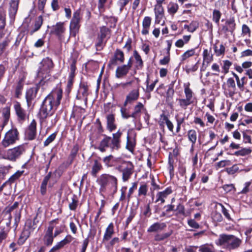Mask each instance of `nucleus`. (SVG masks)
<instances>
[{
  "label": "nucleus",
  "instance_id": "f257e3e1",
  "mask_svg": "<svg viewBox=\"0 0 252 252\" xmlns=\"http://www.w3.org/2000/svg\"><path fill=\"white\" fill-rule=\"evenodd\" d=\"M63 93V90L60 87H56L45 97L37 114L41 121H45L54 114L61 104Z\"/></svg>",
  "mask_w": 252,
  "mask_h": 252
},
{
  "label": "nucleus",
  "instance_id": "f03ea898",
  "mask_svg": "<svg viewBox=\"0 0 252 252\" xmlns=\"http://www.w3.org/2000/svg\"><path fill=\"white\" fill-rule=\"evenodd\" d=\"M96 182L99 185V194L105 197L104 193L108 192L111 195H114L118 189V179L111 174L103 173L97 177Z\"/></svg>",
  "mask_w": 252,
  "mask_h": 252
},
{
  "label": "nucleus",
  "instance_id": "7ed1b4c3",
  "mask_svg": "<svg viewBox=\"0 0 252 252\" xmlns=\"http://www.w3.org/2000/svg\"><path fill=\"white\" fill-rule=\"evenodd\" d=\"M133 58L135 60V64L133 69L134 73H136L137 70H141L143 68V61L138 52L136 50H134L133 53V56L129 58L127 63L119 65L116 68L115 77L117 78H122L127 75L132 67Z\"/></svg>",
  "mask_w": 252,
  "mask_h": 252
},
{
  "label": "nucleus",
  "instance_id": "20e7f679",
  "mask_svg": "<svg viewBox=\"0 0 252 252\" xmlns=\"http://www.w3.org/2000/svg\"><path fill=\"white\" fill-rule=\"evenodd\" d=\"M122 131L119 129L116 133L112 134V137L106 134H102L103 139L100 141L97 149L101 152H105L110 148L111 151H118L121 148Z\"/></svg>",
  "mask_w": 252,
  "mask_h": 252
},
{
  "label": "nucleus",
  "instance_id": "39448f33",
  "mask_svg": "<svg viewBox=\"0 0 252 252\" xmlns=\"http://www.w3.org/2000/svg\"><path fill=\"white\" fill-rule=\"evenodd\" d=\"M111 34L112 30L110 28L105 26L99 28V32L94 40V47L97 51H101L104 49L110 39Z\"/></svg>",
  "mask_w": 252,
  "mask_h": 252
},
{
  "label": "nucleus",
  "instance_id": "423d86ee",
  "mask_svg": "<svg viewBox=\"0 0 252 252\" xmlns=\"http://www.w3.org/2000/svg\"><path fill=\"white\" fill-rule=\"evenodd\" d=\"M42 78H43V76ZM51 79V78H49L47 80H44V78L41 79L40 81L36 83L34 86L26 90L25 98L27 105L28 107H30L32 105L33 101L36 98L37 93L40 87H43L46 85H48L49 82H50Z\"/></svg>",
  "mask_w": 252,
  "mask_h": 252
},
{
  "label": "nucleus",
  "instance_id": "0eeeda50",
  "mask_svg": "<svg viewBox=\"0 0 252 252\" xmlns=\"http://www.w3.org/2000/svg\"><path fill=\"white\" fill-rule=\"evenodd\" d=\"M189 86L190 84L189 83L187 84H184V87L185 98L177 99L180 107L185 110L186 109L189 105L192 104L195 100V94Z\"/></svg>",
  "mask_w": 252,
  "mask_h": 252
},
{
  "label": "nucleus",
  "instance_id": "6e6552de",
  "mask_svg": "<svg viewBox=\"0 0 252 252\" xmlns=\"http://www.w3.org/2000/svg\"><path fill=\"white\" fill-rule=\"evenodd\" d=\"M115 169L122 173V181L124 182L128 181L134 171V166L130 161L123 160L121 165H118Z\"/></svg>",
  "mask_w": 252,
  "mask_h": 252
},
{
  "label": "nucleus",
  "instance_id": "1a4fd4ad",
  "mask_svg": "<svg viewBox=\"0 0 252 252\" xmlns=\"http://www.w3.org/2000/svg\"><path fill=\"white\" fill-rule=\"evenodd\" d=\"M54 63L52 60L46 57L44 58L39 63V66L37 70L38 76L42 79L43 77L44 80H47L48 77L50 76V72L54 67Z\"/></svg>",
  "mask_w": 252,
  "mask_h": 252
},
{
  "label": "nucleus",
  "instance_id": "9d476101",
  "mask_svg": "<svg viewBox=\"0 0 252 252\" xmlns=\"http://www.w3.org/2000/svg\"><path fill=\"white\" fill-rule=\"evenodd\" d=\"M19 140V132L16 127H12L7 131L1 142V145L6 148L11 145H14L17 141Z\"/></svg>",
  "mask_w": 252,
  "mask_h": 252
},
{
  "label": "nucleus",
  "instance_id": "9b49d317",
  "mask_svg": "<svg viewBox=\"0 0 252 252\" xmlns=\"http://www.w3.org/2000/svg\"><path fill=\"white\" fill-rule=\"evenodd\" d=\"M81 19V9L79 8L74 12L70 22L69 32L70 36L75 37L78 33L81 26L80 23Z\"/></svg>",
  "mask_w": 252,
  "mask_h": 252
},
{
  "label": "nucleus",
  "instance_id": "f8f14e48",
  "mask_svg": "<svg viewBox=\"0 0 252 252\" xmlns=\"http://www.w3.org/2000/svg\"><path fill=\"white\" fill-rule=\"evenodd\" d=\"M26 146L24 144L9 149L7 151L6 158L11 161H16L26 152Z\"/></svg>",
  "mask_w": 252,
  "mask_h": 252
},
{
  "label": "nucleus",
  "instance_id": "ddd939ff",
  "mask_svg": "<svg viewBox=\"0 0 252 252\" xmlns=\"http://www.w3.org/2000/svg\"><path fill=\"white\" fill-rule=\"evenodd\" d=\"M90 93V85L87 82L81 81L79 85V88L76 95V99L83 100L87 106L88 97Z\"/></svg>",
  "mask_w": 252,
  "mask_h": 252
},
{
  "label": "nucleus",
  "instance_id": "4468645a",
  "mask_svg": "<svg viewBox=\"0 0 252 252\" xmlns=\"http://www.w3.org/2000/svg\"><path fill=\"white\" fill-rule=\"evenodd\" d=\"M229 149L235 150L239 149V150L235 151L234 153H227V155L235 156L236 157H245L250 155L252 150L250 148H243L241 147L239 144H236L234 142H232L229 146V148H224L225 151H228Z\"/></svg>",
  "mask_w": 252,
  "mask_h": 252
},
{
  "label": "nucleus",
  "instance_id": "2eb2a0df",
  "mask_svg": "<svg viewBox=\"0 0 252 252\" xmlns=\"http://www.w3.org/2000/svg\"><path fill=\"white\" fill-rule=\"evenodd\" d=\"M13 108L17 116V120L19 123L23 124L29 119V113L22 106L19 101H15L14 102Z\"/></svg>",
  "mask_w": 252,
  "mask_h": 252
},
{
  "label": "nucleus",
  "instance_id": "dca6fc26",
  "mask_svg": "<svg viewBox=\"0 0 252 252\" xmlns=\"http://www.w3.org/2000/svg\"><path fill=\"white\" fill-rule=\"evenodd\" d=\"M65 32L66 28L64 23L59 22L52 26L50 33L57 37L59 40L62 41L64 39Z\"/></svg>",
  "mask_w": 252,
  "mask_h": 252
},
{
  "label": "nucleus",
  "instance_id": "f3484780",
  "mask_svg": "<svg viewBox=\"0 0 252 252\" xmlns=\"http://www.w3.org/2000/svg\"><path fill=\"white\" fill-rule=\"evenodd\" d=\"M224 90L223 93L226 97H233L236 94V87L234 79L232 77L228 78L226 81V84L224 83L222 85Z\"/></svg>",
  "mask_w": 252,
  "mask_h": 252
},
{
  "label": "nucleus",
  "instance_id": "a211bd4d",
  "mask_svg": "<svg viewBox=\"0 0 252 252\" xmlns=\"http://www.w3.org/2000/svg\"><path fill=\"white\" fill-rule=\"evenodd\" d=\"M125 60L124 52L120 49H116L114 53V56L110 59L108 67L110 69H113L114 67L117 65L118 62L120 63H124Z\"/></svg>",
  "mask_w": 252,
  "mask_h": 252
},
{
  "label": "nucleus",
  "instance_id": "6ab92c4d",
  "mask_svg": "<svg viewBox=\"0 0 252 252\" xmlns=\"http://www.w3.org/2000/svg\"><path fill=\"white\" fill-rule=\"evenodd\" d=\"M26 77L24 75H20L13 86L14 97L20 99L22 95Z\"/></svg>",
  "mask_w": 252,
  "mask_h": 252
},
{
  "label": "nucleus",
  "instance_id": "aec40b11",
  "mask_svg": "<svg viewBox=\"0 0 252 252\" xmlns=\"http://www.w3.org/2000/svg\"><path fill=\"white\" fill-rule=\"evenodd\" d=\"M29 23H24L22 26L21 29L17 35L15 42L11 46V49L14 50H17L23 39L25 36L28 33Z\"/></svg>",
  "mask_w": 252,
  "mask_h": 252
},
{
  "label": "nucleus",
  "instance_id": "412c9836",
  "mask_svg": "<svg viewBox=\"0 0 252 252\" xmlns=\"http://www.w3.org/2000/svg\"><path fill=\"white\" fill-rule=\"evenodd\" d=\"M19 206V202L15 201L12 205L6 206L2 212L3 218L1 220L11 224L12 218L11 212L17 209Z\"/></svg>",
  "mask_w": 252,
  "mask_h": 252
},
{
  "label": "nucleus",
  "instance_id": "4be33fe9",
  "mask_svg": "<svg viewBox=\"0 0 252 252\" xmlns=\"http://www.w3.org/2000/svg\"><path fill=\"white\" fill-rule=\"evenodd\" d=\"M11 228L10 224L1 220L0 222V246L7 238Z\"/></svg>",
  "mask_w": 252,
  "mask_h": 252
},
{
  "label": "nucleus",
  "instance_id": "5701e85b",
  "mask_svg": "<svg viewBox=\"0 0 252 252\" xmlns=\"http://www.w3.org/2000/svg\"><path fill=\"white\" fill-rule=\"evenodd\" d=\"M173 192L172 188L171 186L167 187L164 190L158 191L156 194V199L155 203H158V204H163L165 202L167 197Z\"/></svg>",
  "mask_w": 252,
  "mask_h": 252
},
{
  "label": "nucleus",
  "instance_id": "b1692460",
  "mask_svg": "<svg viewBox=\"0 0 252 252\" xmlns=\"http://www.w3.org/2000/svg\"><path fill=\"white\" fill-rule=\"evenodd\" d=\"M36 125V121L33 119L28 126L25 132V136L28 140L32 141L35 139L37 134Z\"/></svg>",
  "mask_w": 252,
  "mask_h": 252
},
{
  "label": "nucleus",
  "instance_id": "393cba45",
  "mask_svg": "<svg viewBox=\"0 0 252 252\" xmlns=\"http://www.w3.org/2000/svg\"><path fill=\"white\" fill-rule=\"evenodd\" d=\"M139 89L138 88L133 89L129 92L126 96V99L123 105L126 107L128 104H132L134 101H136L139 97Z\"/></svg>",
  "mask_w": 252,
  "mask_h": 252
},
{
  "label": "nucleus",
  "instance_id": "a878e982",
  "mask_svg": "<svg viewBox=\"0 0 252 252\" xmlns=\"http://www.w3.org/2000/svg\"><path fill=\"white\" fill-rule=\"evenodd\" d=\"M20 0H10L8 9L9 16L11 20L14 21L17 14Z\"/></svg>",
  "mask_w": 252,
  "mask_h": 252
},
{
  "label": "nucleus",
  "instance_id": "bb28decb",
  "mask_svg": "<svg viewBox=\"0 0 252 252\" xmlns=\"http://www.w3.org/2000/svg\"><path fill=\"white\" fill-rule=\"evenodd\" d=\"M115 234L114 225L111 222L106 227L102 239V242L105 243L112 239Z\"/></svg>",
  "mask_w": 252,
  "mask_h": 252
},
{
  "label": "nucleus",
  "instance_id": "cd10ccee",
  "mask_svg": "<svg viewBox=\"0 0 252 252\" xmlns=\"http://www.w3.org/2000/svg\"><path fill=\"white\" fill-rule=\"evenodd\" d=\"M6 26V11L2 6H0V38L5 34L4 30Z\"/></svg>",
  "mask_w": 252,
  "mask_h": 252
},
{
  "label": "nucleus",
  "instance_id": "c85d7f7f",
  "mask_svg": "<svg viewBox=\"0 0 252 252\" xmlns=\"http://www.w3.org/2000/svg\"><path fill=\"white\" fill-rule=\"evenodd\" d=\"M160 126H164V124H165L168 130L171 131H173L174 125L172 122L169 119L168 116L165 115L164 113L160 115L159 121L158 122Z\"/></svg>",
  "mask_w": 252,
  "mask_h": 252
},
{
  "label": "nucleus",
  "instance_id": "c756f323",
  "mask_svg": "<svg viewBox=\"0 0 252 252\" xmlns=\"http://www.w3.org/2000/svg\"><path fill=\"white\" fill-rule=\"evenodd\" d=\"M106 124L107 129L110 132H112L117 128L115 114H110L106 116Z\"/></svg>",
  "mask_w": 252,
  "mask_h": 252
},
{
  "label": "nucleus",
  "instance_id": "7c9ffc66",
  "mask_svg": "<svg viewBox=\"0 0 252 252\" xmlns=\"http://www.w3.org/2000/svg\"><path fill=\"white\" fill-rule=\"evenodd\" d=\"M176 82V80H173L167 86L168 89L165 94V99L167 102L172 103L173 96L175 93L174 86Z\"/></svg>",
  "mask_w": 252,
  "mask_h": 252
},
{
  "label": "nucleus",
  "instance_id": "2f4dec72",
  "mask_svg": "<svg viewBox=\"0 0 252 252\" xmlns=\"http://www.w3.org/2000/svg\"><path fill=\"white\" fill-rule=\"evenodd\" d=\"M103 169V166L100 161L97 159H94L93 163L91 167V170L90 172L91 175L92 177L96 178L100 171Z\"/></svg>",
  "mask_w": 252,
  "mask_h": 252
},
{
  "label": "nucleus",
  "instance_id": "473e14b6",
  "mask_svg": "<svg viewBox=\"0 0 252 252\" xmlns=\"http://www.w3.org/2000/svg\"><path fill=\"white\" fill-rule=\"evenodd\" d=\"M196 48L188 50L182 55L180 58V63L184 64L186 63H189L190 61L191 60L190 58L195 55Z\"/></svg>",
  "mask_w": 252,
  "mask_h": 252
},
{
  "label": "nucleus",
  "instance_id": "72a5a7b5",
  "mask_svg": "<svg viewBox=\"0 0 252 252\" xmlns=\"http://www.w3.org/2000/svg\"><path fill=\"white\" fill-rule=\"evenodd\" d=\"M242 242L240 239L233 235H230L227 249L231 250L238 248L241 245Z\"/></svg>",
  "mask_w": 252,
  "mask_h": 252
},
{
  "label": "nucleus",
  "instance_id": "f704fd0d",
  "mask_svg": "<svg viewBox=\"0 0 252 252\" xmlns=\"http://www.w3.org/2000/svg\"><path fill=\"white\" fill-rule=\"evenodd\" d=\"M52 175V173L51 171L48 172V173L44 177L40 187V193L42 196H44L47 193V187L49 182L50 179H51Z\"/></svg>",
  "mask_w": 252,
  "mask_h": 252
},
{
  "label": "nucleus",
  "instance_id": "c9c22d12",
  "mask_svg": "<svg viewBox=\"0 0 252 252\" xmlns=\"http://www.w3.org/2000/svg\"><path fill=\"white\" fill-rule=\"evenodd\" d=\"M136 142L135 136L132 137L127 132L126 136V148L131 153H133L136 146Z\"/></svg>",
  "mask_w": 252,
  "mask_h": 252
},
{
  "label": "nucleus",
  "instance_id": "e433bc0d",
  "mask_svg": "<svg viewBox=\"0 0 252 252\" xmlns=\"http://www.w3.org/2000/svg\"><path fill=\"white\" fill-rule=\"evenodd\" d=\"M166 227L165 222H156L150 225L147 229L148 233L157 232L163 230Z\"/></svg>",
  "mask_w": 252,
  "mask_h": 252
},
{
  "label": "nucleus",
  "instance_id": "4c0bfd02",
  "mask_svg": "<svg viewBox=\"0 0 252 252\" xmlns=\"http://www.w3.org/2000/svg\"><path fill=\"white\" fill-rule=\"evenodd\" d=\"M43 23V18L42 15L38 16L35 20L33 27L31 30L29 29L28 33L32 35L34 32L39 31Z\"/></svg>",
  "mask_w": 252,
  "mask_h": 252
},
{
  "label": "nucleus",
  "instance_id": "58836bf2",
  "mask_svg": "<svg viewBox=\"0 0 252 252\" xmlns=\"http://www.w3.org/2000/svg\"><path fill=\"white\" fill-rule=\"evenodd\" d=\"M31 233L26 229H23L18 238L17 244L19 246H22L25 244L26 241L30 238Z\"/></svg>",
  "mask_w": 252,
  "mask_h": 252
},
{
  "label": "nucleus",
  "instance_id": "ea45409f",
  "mask_svg": "<svg viewBox=\"0 0 252 252\" xmlns=\"http://www.w3.org/2000/svg\"><path fill=\"white\" fill-rule=\"evenodd\" d=\"M230 235L222 234L220 235L219 238L216 241V244L218 246H224L226 249L229 243Z\"/></svg>",
  "mask_w": 252,
  "mask_h": 252
},
{
  "label": "nucleus",
  "instance_id": "a19ab883",
  "mask_svg": "<svg viewBox=\"0 0 252 252\" xmlns=\"http://www.w3.org/2000/svg\"><path fill=\"white\" fill-rule=\"evenodd\" d=\"M152 22V18L149 16H146L144 18L142 21L143 29L141 33L143 35H147L149 34V30L150 29Z\"/></svg>",
  "mask_w": 252,
  "mask_h": 252
},
{
  "label": "nucleus",
  "instance_id": "79ce46f5",
  "mask_svg": "<svg viewBox=\"0 0 252 252\" xmlns=\"http://www.w3.org/2000/svg\"><path fill=\"white\" fill-rule=\"evenodd\" d=\"M163 209H164L165 210L161 212L159 217L160 218H170L172 216V215L171 214V212H174L175 211V205L172 204H167L163 207Z\"/></svg>",
  "mask_w": 252,
  "mask_h": 252
},
{
  "label": "nucleus",
  "instance_id": "37998d69",
  "mask_svg": "<svg viewBox=\"0 0 252 252\" xmlns=\"http://www.w3.org/2000/svg\"><path fill=\"white\" fill-rule=\"evenodd\" d=\"M144 108V106L141 102H138L137 104L134 106L133 111L132 112V118L134 119L140 117L141 113L143 109Z\"/></svg>",
  "mask_w": 252,
  "mask_h": 252
},
{
  "label": "nucleus",
  "instance_id": "c03bdc74",
  "mask_svg": "<svg viewBox=\"0 0 252 252\" xmlns=\"http://www.w3.org/2000/svg\"><path fill=\"white\" fill-rule=\"evenodd\" d=\"M203 60L206 61L207 63H211L214 60L213 54L212 53V48H210L209 50L204 49L202 53Z\"/></svg>",
  "mask_w": 252,
  "mask_h": 252
},
{
  "label": "nucleus",
  "instance_id": "a18cd8bd",
  "mask_svg": "<svg viewBox=\"0 0 252 252\" xmlns=\"http://www.w3.org/2000/svg\"><path fill=\"white\" fill-rule=\"evenodd\" d=\"M172 230H170L166 233H157L155 236L154 240L158 242L164 241L169 238L172 234Z\"/></svg>",
  "mask_w": 252,
  "mask_h": 252
},
{
  "label": "nucleus",
  "instance_id": "49530a36",
  "mask_svg": "<svg viewBox=\"0 0 252 252\" xmlns=\"http://www.w3.org/2000/svg\"><path fill=\"white\" fill-rule=\"evenodd\" d=\"M148 191V186L145 183L141 184L138 190L137 196L138 197H146Z\"/></svg>",
  "mask_w": 252,
  "mask_h": 252
},
{
  "label": "nucleus",
  "instance_id": "de8ad7c7",
  "mask_svg": "<svg viewBox=\"0 0 252 252\" xmlns=\"http://www.w3.org/2000/svg\"><path fill=\"white\" fill-rule=\"evenodd\" d=\"M189 141L193 144H195L197 140V132L195 129H189L187 132Z\"/></svg>",
  "mask_w": 252,
  "mask_h": 252
},
{
  "label": "nucleus",
  "instance_id": "09e8293b",
  "mask_svg": "<svg viewBox=\"0 0 252 252\" xmlns=\"http://www.w3.org/2000/svg\"><path fill=\"white\" fill-rule=\"evenodd\" d=\"M79 151V146L77 144L73 146L72 149L70 151V153L68 157V159L69 160V164H71L76 157V155Z\"/></svg>",
  "mask_w": 252,
  "mask_h": 252
},
{
  "label": "nucleus",
  "instance_id": "8fccbe9b",
  "mask_svg": "<svg viewBox=\"0 0 252 252\" xmlns=\"http://www.w3.org/2000/svg\"><path fill=\"white\" fill-rule=\"evenodd\" d=\"M76 63L77 61L75 59H73L72 60L71 63L70 64V72L69 74L68 79L74 80L75 76V71L76 70Z\"/></svg>",
  "mask_w": 252,
  "mask_h": 252
},
{
  "label": "nucleus",
  "instance_id": "3c124183",
  "mask_svg": "<svg viewBox=\"0 0 252 252\" xmlns=\"http://www.w3.org/2000/svg\"><path fill=\"white\" fill-rule=\"evenodd\" d=\"M179 5L177 3L170 2L167 6L168 12L173 16L178 10Z\"/></svg>",
  "mask_w": 252,
  "mask_h": 252
},
{
  "label": "nucleus",
  "instance_id": "603ef678",
  "mask_svg": "<svg viewBox=\"0 0 252 252\" xmlns=\"http://www.w3.org/2000/svg\"><path fill=\"white\" fill-rule=\"evenodd\" d=\"M199 252H216L215 249L213 245L205 244L199 247Z\"/></svg>",
  "mask_w": 252,
  "mask_h": 252
},
{
  "label": "nucleus",
  "instance_id": "864d4df0",
  "mask_svg": "<svg viewBox=\"0 0 252 252\" xmlns=\"http://www.w3.org/2000/svg\"><path fill=\"white\" fill-rule=\"evenodd\" d=\"M175 164L174 160L168 159L167 169L169 171L170 179H172L175 176L174 173V164Z\"/></svg>",
  "mask_w": 252,
  "mask_h": 252
},
{
  "label": "nucleus",
  "instance_id": "5fc2aeb1",
  "mask_svg": "<svg viewBox=\"0 0 252 252\" xmlns=\"http://www.w3.org/2000/svg\"><path fill=\"white\" fill-rule=\"evenodd\" d=\"M174 212H176V215H181L184 217H186L187 215L185 212V207L183 203H179L176 208H175Z\"/></svg>",
  "mask_w": 252,
  "mask_h": 252
},
{
  "label": "nucleus",
  "instance_id": "6e6d98bb",
  "mask_svg": "<svg viewBox=\"0 0 252 252\" xmlns=\"http://www.w3.org/2000/svg\"><path fill=\"white\" fill-rule=\"evenodd\" d=\"M180 149L177 146L173 150L172 152H169L168 154V159H171L172 160H174L175 159L177 160L178 157L180 155Z\"/></svg>",
  "mask_w": 252,
  "mask_h": 252
},
{
  "label": "nucleus",
  "instance_id": "4d7b16f0",
  "mask_svg": "<svg viewBox=\"0 0 252 252\" xmlns=\"http://www.w3.org/2000/svg\"><path fill=\"white\" fill-rule=\"evenodd\" d=\"M137 213L136 209L133 208H130L129 211V216L126 220L125 223V227L127 228L129 223L131 222L133 219L135 217Z\"/></svg>",
  "mask_w": 252,
  "mask_h": 252
},
{
  "label": "nucleus",
  "instance_id": "13d9d810",
  "mask_svg": "<svg viewBox=\"0 0 252 252\" xmlns=\"http://www.w3.org/2000/svg\"><path fill=\"white\" fill-rule=\"evenodd\" d=\"M10 42V39L6 38L0 43V57L5 52L7 48L9 46Z\"/></svg>",
  "mask_w": 252,
  "mask_h": 252
},
{
  "label": "nucleus",
  "instance_id": "bf43d9fd",
  "mask_svg": "<svg viewBox=\"0 0 252 252\" xmlns=\"http://www.w3.org/2000/svg\"><path fill=\"white\" fill-rule=\"evenodd\" d=\"M226 24L228 26V28H226L225 31L229 32L232 33L236 28V24L234 18L229 19L226 22Z\"/></svg>",
  "mask_w": 252,
  "mask_h": 252
},
{
  "label": "nucleus",
  "instance_id": "052dcab7",
  "mask_svg": "<svg viewBox=\"0 0 252 252\" xmlns=\"http://www.w3.org/2000/svg\"><path fill=\"white\" fill-rule=\"evenodd\" d=\"M24 171H17L14 174L10 176L8 179V182H10V185L14 183L15 181L19 179L21 176L24 174Z\"/></svg>",
  "mask_w": 252,
  "mask_h": 252
},
{
  "label": "nucleus",
  "instance_id": "680f3d73",
  "mask_svg": "<svg viewBox=\"0 0 252 252\" xmlns=\"http://www.w3.org/2000/svg\"><path fill=\"white\" fill-rule=\"evenodd\" d=\"M113 156L111 155L103 158V161L106 166L107 167L115 166L116 164L113 163Z\"/></svg>",
  "mask_w": 252,
  "mask_h": 252
},
{
  "label": "nucleus",
  "instance_id": "e2e57ef3",
  "mask_svg": "<svg viewBox=\"0 0 252 252\" xmlns=\"http://www.w3.org/2000/svg\"><path fill=\"white\" fill-rule=\"evenodd\" d=\"M247 132L250 134L252 133V130L251 129H247L246 131H242V135L243 138V142L245 144H252V138L251 136L247 134Z\"/></svg>",
  "mask_w": 252,
  "mask_h": 252
},
{
  "label": "nucleus",
  "instance_id": "0e129e2a",
  "mask_svg": "<svg viewBox=\"0 0 252 252\" xmlns=\"http://www.w3.org/2000/svg\"><path fill=\"white\" fill-rule=\"evenodd\" d=\"M54 238L53 234L45 233L43 238L45 245L46 246H51L53 244Z\"/></svg>",
  "mask_w": 252,
  "mask_h": 252
},
{
  "label": "nucleus",
  "instance_id": "69168bd1",
  "mask_svg": "<svg viewBox=\"0 0 252 252\" xmlns=\"http://www.w3.org/2000/svg\"><path fill=\"white\" fill-rule=\"evenodd\" d=\"M214 49L216 56L219 57L224 55L225 48L223 44H221L220 45L219 49H218V47L216 44L214 45Z\"/></svg>",
  "mask_w": 252,
  "mask_h": 252
},
{
  "label": "nucleus",
  "instance_id": "338daca9",
  "mask_svg": "<svg viewBox=\"0 0 252 252\" xmlns=\"http://www.w3.org/2000/svg\"><path fill=\"white\" fill-rule=\"evenodd\" d=\"M71 202L69 204V208L71 211H75L78 204V200L76 195L74 194L71 198Z\"/></svg>",
  "mask_w": 252,
  "mask_h": 252
},
{
  "label": "nucleus",
  "instance_id": "774afa93",
  "mask_svg": "<svg viewBox=\"0 0 252 252\" xmlns=\"http://www.w3.org/2000/svg\"><path fill=\"white\" fill-rule=\"evenodd\" d=\"M223 65L222 66V72L226 74L229 72V69L232 64V63L229 60L222 61Z\"/></svg>",
  "mask_w": 252,
  "mask_h": 252
}]
</instances>
